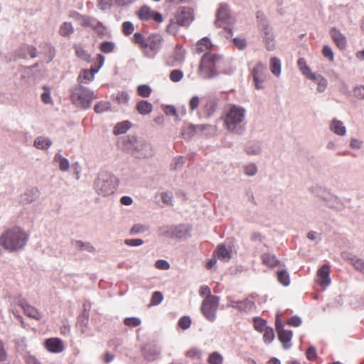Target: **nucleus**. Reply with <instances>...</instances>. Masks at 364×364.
I'll return each mask as SVG.
<instances>
[{"instance_id": "obj_61", "label": "nucleus", "mask_w": 364, "mask_h": 364, "mask_svg": "<svg viewBox=\"0 0 364 364\" xmlns=\"http://www.w3.org/2000/svg\"><path fill=\"white\" fill-rule=\"evenodd\" d=\"M183 77V73L181 70H173L170 73V79L172 82H179Z\"/></svg>"}, {"instance_id": "obj_36", "label": "nucleus", "mask_w": 364, "mask_h": 364, "mask_svg": "<svg viewBox=\"0 0 364 364\" xmlns=\"http://www.w3.org/2000/svg\"><path fill=\"white\" fill-rule=\"evenodd\" d=\"M154 11L147 6H143L136 13L137 16L141 21H149L151 19Z\"/></svg>"}, {"instance_id": "obj_30", "label": "nucleus", "mask_w": 364, "mask_h": 364, "mask_svg": "<svg viewBox=\"0 0 364 364\" xmlns=\"http://www.w3.org/2000/svg\"><path fill=\"white\" fill-rule=\"evenodd\" d=\"M136 109L138 112L142 115H146L152 112V105L146 100H141L137 102Z\"/></svg>"}, {"instance_id": "obj_26", "label": "nucleus", "mask_w": 364, "mask_h": 364, "mask_svg": "<svg viewBox=\"0 0 364 364\" xmlns=\"http://www.w3.org/2000/svg\"><path fill=\"white\" fill-rule=\"evenodd\" d=\"M190 230L184 225H179L171 229V235L176 238H183L189 235Z\"/></svg>"}, {"instance_id": "obj_25", "label": "nucleus", "mask_w": 364, "mask_h": 364, "mask_svg": "<svg viewBox=\"0 0 364 364\" xmlns=\"http://www.w3.org/2000/svg\"><path fill=\"white\" fill-rule=\"evenodd\" d=\"M148 47L153 51L157 52L161 46L162 37L159 34H153L147 39Z\"/></svg>"}, {"instance_id": "obj_4", "label": "nucleus", "mask_w": 364, "mask_h": 364, "mask_svg": "<svg viewBox=\"0 0 364 364\" xmlns=\"http://www.w3.org/2000/svg\"><path fill=\"white\" fill-rule=\"evenodd\" d=\"M224 65V60L220 55L205 53L200 64V74L204 79H212L219 75Z\"/></svg>"}, {"instance_id": "obj_10", "label": "nucleus", "mask_w": 364, "mask_h": 364, "mask_svg": "<svg viewBox=\"0 0 364 364\" xmlns=\"http://www.w3.org/2000/svg\"><path fill=\"white\" fill-rule=\"evenodd\" d=\"M216 16L215 25L225 29H228V26L234 22L233 18L230 15L229 6L226 4H220Z\"/></svg>"}, {"instance_id": "obj_1", "label": "nucleus", "mask_w": 364, "mask_h": 364, "mask_svg": "<svg viewBox=\"0 0 364 364\" xmlns=\"http://www.w3.org/2000/svg\"><path fill=\"white\" fill-rule=\"evenodd\" d=\"M120 147L137 159H146L154 155L151 144L142 138L134 135H127L119 141Z\"/></svg>"}, {"instance_id": "obj_44", "label": "nucleus", "mask_w": 364, "mask_h": 364, "mask_svg": "<svg viewBox=\"0 0 364 364\" xmlns=\"http://www.w3.org/2000/svg\"><path fill=\"white\" fill-rule=\"evenodd\" d=\"M277 279L280 284L287 287L290 284L289 274L287 270H280L277 272Z\"/></svg>"}, {"instance_id": "obj_13", "label": "nucleus", "mask_w": 364, "mask_h": 364, "mask_svg": "<svg viewBox=\"0 0 364 364\" xmlns=\"http://www.w3.org/2000/svg\"><path fill=\"white\" fill-rule=\"evenodd\" d=\"M252 75L255 87L258 90L263 89L264 82L267 78V68L265 65L261 63H257L252 71Z\"/></svg>"}, {"instance_id": "obj_21", "label": "nucleus", "mask_w": 364, "mask_h": 364, "mask_svg": "<svg viewBox=\"0 0 364 364\" xmlns=\"http://www.w3.org/2000/svg\"><path fill=\"white\" fill-rule=\"evenodd\" d=\"M317 276L318 277V283L322 287H328L331 284L330 269L328 265H323L317 271Z\"/></svg>"}, {"instance_id": "obj_48", "label": "nucleus", "mask_w": 364, "mask_h": 364, "mask_svg": "<svg viewBox=\"0 0 364 364\" xmlns=\"http://www.w3.org/2000/svg\"><path fill=\"white\" fill-rule=\"evenodd\" d=\"M255 328L259 332H263L267 328V322L265 320L260 317H255L253 318Z\"/></svg>"}, {"instance_id": "obj_40", "label": "nucleus", "mask_w": 364, "mask_h": 364, "mask_svg": "<svg viewBox=\"0 0 364 364\" xmlns=\"http://www.w3.org/2000/svg\"><path fill=\"white\" fill-rule=\"evenodd\" d=\"M99 71V68H91L90 70H84L82 74L78 77L77 80L80 81L81 77L87 82L93 80L95 75Z\"/></svg>"}, {"instance_id": "obj_31", "label": "nucleus", "mask_w": 364, "mask_h": 364, "mask_svg": "<svg viewBox=\"0 0 364 364\" xmlns=\"http://www.w3.org/2000/svg\"><path fill=\"white\" fill-rule=\"evenodd\" d=\"M240 302L241 304L240 305V311L247 313L251 311L255 307L254 296L252 295L248 296L242 301H240Z\"/></svg>"}, {"instance_id": "obj_22", "label": "nucleus", "mask_w": 364, "mask_h": 364, "mask_svg": "<svg viewBox=\"0 0 364 364\" xmlns=\"http://www.w3.org/2000/svg\"><path fill=\"white\" fill-rule=\"evenodd\" d=\"M89 313L85 309V306L84 305V311L83 312L78 316L77 321V326L78 329L80 331L82 334H87L89 331Z\"/></svg>"}, {"instance_id": "obj_34", "label": "nucleus", "mask_w": 364, "mask_h": 364, "mask_svg": "<svg viewBox=\"0 0 364 364\" xmlns=\"http://www.w3.org/2000/svg\"><path fill=\"white\" fill-rule=\"evenodd\" d=\"M245 151L249 155H259L262 152L261 144L258 141H252L247 144Z\"/></svg>"}, {"instance_id": "obj_54", "label": "nucleus", "mask_w": 364, "mask_h": 364, "mask_svg": "<svg viewBox=\"0 0 364 364\" xmlns=\"http://www.w3.org/2000/svg\"><path fill=\"white\" fill-rule=\"evenodd\" d=\"M92 29L99 35V36H105L107 33V28L103 25V23L96 19L94 23V26H92Z\"/></svg>"}, {"instance_id": "obj_27", "label": "nucleus", "mask_w": 364, "mask_h": 364, "mask_svg": "<svg viewBox=\"0 0 364 364\" xmlns=\"http://www.w3.org/2000/svg\"><path fill=\"white\" fill-rule=\"evenodd\" d=\"M72 16L80 21V25L82 27H90L92 28L94 23L96 21L95 18L91 16L80 15L77 12H74Z\"/></svg>"}, {"instance_id": "obj_51", "label": "nucleus", "mask_w": 364, "mask_h": 364, "mask_svg": "<svg viewBox=\"0 0 364 364\" xmlns=\"http://www.w3.org/2000/svg\"><path fill=\"white\" fill-rule=\"evenodd\" d=\"M185 50L182 48H176L174 50L173 58L176 63H181L184 60Z\"/></svg>"}, {"instance_id": "obj_6", "label": "nucleus", "mask_w": 364, "mask_h": 364, "mask_svg": "<svg viewBox=\"0 0 364 364\" xmlns=\"http://www.w3.org/2000/svg\"><path fill=\"white\" fill-rule=\"evenodd\" d=\"M70 92L72 102L76 107L85 109L90 108L93 99L96 98L92 90L80 84L75 85L72 87Z\"/></svg>"}, {"instance_id": "obj_11", "label": "nucleus", "mask_w": 364, "mask_h": 364, "mask_svg": "<svg viewBox=\"0 0 364 364\" xmlns=\"http://www.w3.org/2000/svg\"><path fill=\"white\" fill-rule=\"evenodd\" d=\"M275 326L278 333V338L282 343L284 348H290L291 346V341L293 336L292 331L284 329V326L281 321L279 315L277 316Z\"/></svg>"}, {"instance_id": "obj_60", "label": "nucleus", "mask_w": 364, "mask_h": 364, "mask_svg": "<svg viewBox=\"0 0 364 364\" xmlns=\"http://www.w3.org/2000/svg\"><path fill=\"white\" fill-rule=\"evenodd\" d=\"M134 30V24L130 21H124L122 23V31L125 36L131 35Z\"/></svg>"}, {"instance_id": "obj_8", "label": "nucleus", "mask_w": 364, "mask_h": 364, "mask_svg": "<svg viewBox=\"0 0 364 364\" xmlns=\"http://www.w3.org/2000/svg\"><path fill=\"white\" fill-rule=\"evenodd\" d=\"M258 26L261 34L266 43L268 50H272L274 48V36L272 28L269 26L268 21L261 12H257Z\"/></svg>"}, {"instance_id": "obj_55", "label": "nucleus", "mask_w": 364, "mask_h": 364, "mask_svg": "<svg viewBox=\"0 0 364 364\" xmlns=\"http://www.w3.org/2000/svg\"><path fill=\"white\" fill-rule=\"evenodd\" d=\"M76 55L80 59L89 62L91 58L90 54H89L84 48L81 47H77L75 48Z\"/></svg>"}, {"instance_id": "obj_63", "label": "nucleus", "mask_w": 364, "mask_h": 364, "mask_svg": "<svg viewBox=\"0 0 364 364\" xmlns=\"http://www.w3.org/2000/svg\"><path fill=\"white\" fill-rule=\"evenodd\" d=\"M191 323V320L189 316H182L178 321V326L181 328L186 330L188 329Z\"/></svg>"}, {"instance_id": "obj_28", "label": "nucleus", "mask_w": 364, "mask_h": 364, "mask_svg": "<svg viewBox=\"0 0 364 364\" xmlns=\"http://www.w3.org/2000/svg\"><path fill=\"white\" fill-rule=\"evenodd\" d=\"M330 129L338 136H344L346 133V129L343 123L336 119L331 122Z\"/></svg>"}, {"instance_id": "obj_50", "label": "nucleus", "mask_w": 364, "mask_h": 364, "mask_svg": "<svg viewBox=\"0 0 364 364\" xmlns=\"http://www.w3.org/2000/svg\"><path fill=\"white\" fill-rule=\"evenodd\" d=\"M263 339L264 343L269 344L274 338V330L271 327H267L264 331Z\"/></svg>"}, {"instance_id": "obj_39", "label": "nucleus", "mask_w": 364, "mask_h": 364, "mask_svg": "<svg viewBox=\"0 0 364 364\" xmlns=\"http://www.w3.org/2000/svg\"><path fill=\"white\" fill-rule=\"evenodd\" d=\"M270 70L277 77L281 74V61L279 58L273 57L270 59Z\"/></svg>"}, {"instance_id": "obj_7", "label": "nucleus", "mask_w": 364, "mask_h": 364, "mask_svg": "<svg viewBox=\"0 0 364 364\" xmlns=\"http://www.w3.org/2000/svg\"><path fill=\"white\" fill-rule=\"evenodd\" d=\"M39 47L41 49H42L39 53L46 54L48 63L52 61L55 55V48L47 43L41 44ZM27 54L29 55L32 58H35L38 56V53L36 47L26 45L21 48L18 55L21 58H26Z\"/></svg>"}, {"instance_id": "obj_17", "label": "nucleus", "mask_w": 364, "mask_h": 364, "mask_svg": "<svg viewBox=\"0 0 364 364\" xmlns=\"http://www.w3.org/2000/svg\"><path fill=\"white\" fill-rule=\"evenodd\" d=\"M143 354L144 358L148 361H154L155 360L161 353V349L156 345L154 344H146L143 347Z\"/></svg>"}, {"instance_id": "obj_64", "label": "nucleus", "mask_w": 364, "mask_h": 364, "mask_svg": "<svg viewBox=\"0 0 364 364\" xmlns=\"http://www.w3.org/2000/svg\"><path fill=\"white\" fill-rule=\"evenodd\" d=\"M353 266L357 271L364 274V259L356 257Z\"/></svg>"}, {"instance_id": "obj_41", "label": "nucleus", "mask_w": 364, "mask_h": 364, "mask_svg": "<svg viewBox=\"0 0 364 364\" xmlns=\"http://www.w3.org/2000/svg\"><path fill=\"white\" fill-rule=\"evenodd\" d=\"M149 230V227L147 225L136 223L134 224L129 230V235H136L142 234Z\"/></svg>"}, {"instance_id": "obj_52", "label": "nucleus", "mask_w": 364, "mask_h": 364, "mask_svg": "<svg viewBox=\"0 0 364 364\" xmlns=\"http://www.w3.org/2000/svg\"><path fill=\"white\" fill-rule=\"evenodd\" d=\"M184 163L185 159L183 156L175 158L171 164V169L174 171L181 170Z\"/></svg>"}, {"instance_id": "obj_53", "label": "nucleus", "mask_w": 364, "mask_h": 364, "mask_svg": "<svg viewBox=\"0 0 364 364\" xmlns=\"http://www.w3.org/2000/svg\"><path fill=\"white\" fill-rule=\"evenodd\" d=\"M137 92L142 97H148L151 93V89L147 85H141L137 87Z\"/></svg>"}, {"instance_id": "obj_9", "label": "nucleus", "mask_w": 364, "mask_h": 364, "mask_svg": "<svg viewBox=\"0 0 364 364\" xmlns=\"http://www.w3.org/2000/svg\"><path fill=\"white\" fill-rule=\"evenodd\" d=\"M219 303V296H206L202 302L200 308L202 314L210 322L216 318Z\"/></svg>"}, {"instance_id": "obj_45", "label": "nucleus", "mask_w": 364, "mask_h": 364, "mask_svg": "<svg viewBox=\"0 0 364 364\" xmlns=\"http://www.w3.org/2000/svg\"><path fill=\"white\" fill-rule=\"evenodd\" d=\"M116 48L115 43L112 41H104L101 43L100 46V50L101 52L105 54L112 53Z\"/></svg>"}, {"instance_id": "obj_20", "label": "nucleus", "mask_w": 364, "mask_h": 364, "mask_svg": "<svg viewBox=\"0 0 364 364\" xmlns=\"http://www.w3.org/2000/svg\"><path fill=\"white\" fill-rule=\"evenodd\" d=\"M21 308L25 314L30 318L40 321L43 318V315L34 306L30 305L27 301H21Z\"/></svg>"}, {"instance_id": "obj_19", "label": "nucleus", "mask_w": 364, "mask_h": 364, "mask_svg": "<svg viewBox=\"0 0 364 364\" xmlns=\"http://www.w3.org/2000/svg\"><path fill=\"white\" fill-rule=\"evenodd\" d=\"M39 196L38 189L37 188H31L21 195L20 202L22 204H29L38 199Z\"/></svg>"}, {"instance_id": "obj_35", "label": "nucleus", "mask_w": 364, "mask_h": 364, "mask_svg": "<svg viewBox=\"0 0 364 364\" xmlns=\"http://www.w3.org/2000/svg\"><path fill=\"white\" fill-rule=\"evenodd\" d=\"M132 123L129 121H123L117 123L114 128V134L119 135L124 134L128 129H130Z\"/></svg>"}, {"instance_id": "obj_49", "label": "nucleus", "mask_w": 364, "mask_h": 364, "mask_svg": "<svg viewBox=\"0 0 364 364\" xmlns=\"http://www.w3.org/2000/svg\"><path fill=\"white\" fill-rule=\"evenodd\" d=\"M147 40L140 33H135L133 36V41L134 43L139 45L142 48H147Z\"/></svg>"}, {"instance_id": "obj_23", "label": "nucleus", "mask_w": 364, "mask_h": 364, "mask_svg": "<svg viewBox=\"0 0 364 364\" xmlns=\"http://www.w3.org/2000/svg\"><path fill=\"white\" fill-rule=\"evenodd\" d=\"M330 35L339 49L343 50L346 48L347 44L346 38L339 30L336 28H331L330 30Z\"/></svg>"}, {"instance_id": "obj_62", "label": "nucleus", "mask_w": 364, "mask_h": 364, "mask_svg": "<svg viewBox=\"0 0 364 364\" xmlns=\"http://www.w3.org/2000/svg\"><path fill=\"white\" fill-rule=\"evenodd\" d=\"M163 299L164 296L161 291H154L151 296V304L154 306L159 305L161 304Z\"/></svg>"}, {"instance_id": "obj_58", "label": "nucleus", "mask_w": 364, "mask_h": 364, "mask_svg": "<svg viewBox=\"0 0 364 364\" xmlns=\"http://www.w3.org/2000/svg\"><path fill=\"white\" fill-rule=\"evenodd\" d=\"M115 100L119 104L127 105L129 100V95L127 92H120L117 94Z\"/></svg>"}, {"instance_id": "obj_43", "label": "nucleus", "mask_w": 364, "mask_h": 364, "mask_svg": "<svg viewBox=\"0 0 364 364\" xmlns=\"http://www.w3.org/2000/svg\"><path fill=\"white\" fill-rule=\"evenodd\" d=\"M74 246L80 251H87L88 252H93L95 247L90 242H84L81 240H76L74 242Z\"/></svg>"}, {"instance_id": "obj_3", "label": "nucleus", "mask_w": 364, "mask_h": 364, "mask_svg": "<svg viewBox=\"0 0 364 364\" xmlns=\"http://www.w3.org/2000/svg\"><path fill=\"white\" fill-rule=\"evenodd\" d=\"M29 235L21 228L8 229L0 236V245L9 251L22 250L26 245Z\"/></svg>"}, {"instance_id": "obj_18", "label": "nucleus", "mask_w": 364, "mask_h": 364, "mask_svg": "<svg viewBox=\"0 0 364 364\" xmlns=\"http://www.w3.org/2000/svg\"><path fill=\"white\" fill-rule=\"evenodd\" d=\"M45 347L49 352L54 353H61L64 349L62 341L58 338H50L46 340Z\"/></svg>"}, {"instance_id": "obj_32", "label": "nucleus", "mask_w": 364, "mask_h": 364, "mask_svg": "<svg viewBox=\"0 0 364 364\" xmlns=\"http://www.w3.org/2000/svg\"><path fill=\"white\" fill-rule=\"evenodd\" d=\"M262 259L263 263L269 267H274L280 264V262L277 257L271 253H264L262 255Z\"/></svg>"}, {"instance_id": "obj_38", "label": "nucleus", "mask_w": 364, "mask_h": 364, "mask_svg": "<svg viewBox=\"0 0 364 364\" xmlns=\"http://www.w3.org/2000/svg\"><path fill=\"white\" fill-rule=\"evenodd\" d=\"M74 33V28L71 23L64 22L59 28V33L63 37H69Z\"/></svg>"}, {"instance_id": "obj_56", "label": "nucleus", "mask_w": 364, "mask_h": 364, "mask_svg": "<svg viewBox=\"0 0 364 364\" xmlns=\"http://www.w3.org/2000/svg\"><path fill=\"white\" fill-rule=\"evenodd\" d=\"M141 323V319L138 317H129L124 320V325L132 328L139 326Z\"/></svg>"}, {"instance_id": "obj_15", "label": "nucleus", "mask_w": 364, "mask_h": 364, "mask_svg": "<svg viewBox=\"0 0 364 364\" xmlns=\"http://www.w3.org/2000/svg\"><path fill=\"white\" fill-rule=\"evenodd\" d=\"M219 100L215 97H209L200 111V117H212L218 109Z\"/></svg>"}, {"instance_id": "obj_16", "label": "nucleus", "mask_w": 364, "mask_h": 364, "mask_svg": "<svg viewBox=\"0 0 364 364\" xmlns=\"http://www.w3.org/2000/svg\"><path fill=\"white\" fill-rule=\"evenodd\" d=\"M26 301V299L23 298L21 295H18L14 297H9V311L13 315L21 322L22 326H24L23 318L20 314L18 310L16 309V306L21 307V301Z\"/></svg>"}, {"instance_id": "obj_29", "label": "nucleus", "mask_w": 364, "mask_h": 364, "mask_svg": "<svg viewBox=\"0 0 364 364\" xmlns=\"http://www.w3.org/2000/svg\"><path fill=\"white\" fill-rule=\"evenodd\" d=\"M33 145L38 149L46 150L52 145V141L48 137L39 136L34 140Z\"/></svg>"}, {"instance_id": "obj_24", "label": "nucleus", "mask_w": 364, "mask_h": 364, "mask_svg": "<svg viewBox=\"0 0 364 364\" xmlns=\"http://www.w3.org/2000/svg\"><path fill=\"white\" fill-rule=\"evenodd\" d=\"M213 255L217 257L218 259L223 262H228L230 259L232 255V250L226 247L225 245H219L215 250Z\"/></svg>"}, {"instance_id": "obj_47", "label": "nucleus", "mask_w": 364, "mask_h": 364, "mask_svg": "<svg viewBox=\"0 0 364 364\" xmlns=\"http://www.w3.org/2000/svg\"><path fill=\"white\" fill-rule=\"evenodd\" d=\"M208 362L209 364H223V357L218 352H213L209 355Z\"/></svg>"}, {"instance_id": "obj_46", "label": "nucleus", "mask_w": 364, "mask_h": 364, "mask_svg": "<svg viewBox=\"0 0 364 364\" xmlns=\"http://www.w3.org/2000/svg\"><path fill=\"white\" fill-rule=\"evenodd\" d=\"M110 108H111V105L109 102L100 101L95 105L94 110L96 113L101 114L106 111L109 110Z\"/></svg>"}, {"instance_id": "obj_59", "label": "nucleus", "mask_w": 364, "mask_h": 364, "mask_svg": "<svg viewBox=\"0 0 364 364\" xmlns=\"http://www.w3.org/2000/svg\"><path fill=\"white\" fill-rule=\"evenodd\" d=\"M244 173L248 176H254L257 173V167L255 164L246 165L244 167Z\"/></svg>"}, {"instance_id": "obj_37", "label": "nucleus", "mask_w": 364, "mask_h": 364, "mask_svg": "<svg viewBox=\"0 0 364 364\" xmlns=\"http://www.w3.org/2000/svg\"><path fill=\"white\" fill-rule=\"evenodd\" d=\"M212 46L211 41L208 37H204L198 41L196 44V50L200 53L210 49Z\"/></svg>"}, {"instance_id": "obj_5", "label": "nucleus", "mask_w": 364, "mask_h": 364, "mask_svg": "<svg viewBox=\"0 0 364 364\" xmlns=\"http://www.w3.org/2000/svg\"><path fill=\"white\" fill-rule=\"evenodd\" d=\"M118 184L119 181L117 177L107 171L100 172L94 183L97 193L103 197L113 194Z\"/></svg>"}, {"instance_id": "obj_57", "label": "nucleus", "mask_w": 364, "mask_h": 364, "mask_svg": "<svg viewBox=\"0 0 364 364\" xmlns=\"http://www.w3.org/2000/svg\"><path fill=\"white\" fill-rule=\"evenodd\" d=\"M179 26L180 24L177 23L175 18H173L170 21V23L167 26L166 31L170 34L175 35L178 31Z\"/></svg>"}, {"instance_id": "obj_2", "label": "nucleus", "mask_w": 364, "mask_h": 364, "mask_svg": "<svg viewBox=\"0 0 364 364\" xmlns=\"http://www.w3.org/2000/svg\"><path fill=\"white\" fill-rule=\"evenodd\" d=\"M246 109L237 105H230L226 110L224 122L226 129L235 134L241 135L245 130Z\"/></svg>"}, {"instance_id": "obj_14", "label": "nucleus", "mask_w": 364, "mask_h": 364, "mask_svg": "<svg viewBox=\"0 0 364 364\" xmlns=\"http://www.w3.org/2000/svg\"><path fill=\"white\" fill-rule=\"evenodd\" d=\"M174 18L180 26H188L193 20V11L189 7H181Z\"/></svg>"}, {"instance_id": "obj_33", "label": "nucleus", "mask_w": 364, "mask_h": 364, "mask_svg": "<svg viewBox=\"0 0 364 364\" xmlns=\"http://www.w3.org/2000/svg\"><path fill=\"white\" fill-rule=\"evenodd\" d=\"M315 83L317 84V90L318 92H323L328 85L327 80L321 75H315L311 76V79Z\"/></svg>"}, {"instance_id": "obj_12", "label": "nucleus", "mask_w": 364, "mask_h": 364, "mask_svg": "<svg viewBox=\"0 0 364 364\" xmlns=\"http://www.w3.org/2000/svg\"><path fill=\"white\" fill-rule=\"evenodd\" d=\"M317 196L330 208L338 210L342 206V203L337 196L324 189L318 188Z\"/></svg>"}, {"instance_id": "obj_42", "label": "nucleus", "mask_w": 364, "mask_h": 364, "mask_svg": "<svg viewBox=\"0 0 364 364\" xmlns=\"http://www.w3.org/2000/svg\"><path fill=\"white\" fill-rule=\"evenodd\" d=\"M210 129H213V126L210 124H190L188 127V129L193 134L201 133Z\"/></svg>"}]
</instances>
